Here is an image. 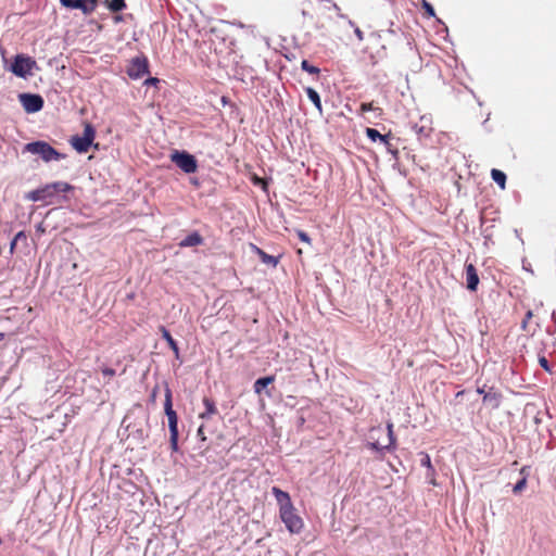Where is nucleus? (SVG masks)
<instances>
[{
  "label": "nucleus",
  "mask_w": 556,
  "mask_h": 556,
  "mask_svg": "<svg viewBox=\"0 0 556 556\" xmlns=\"http://www.w3.org/2000/svg\"><path fill=\"white\" fill-rule=\"evenodd\" d=\"M271 493L274 494L279 506L280 519L282 520L289 532L300 533L303 530L304 522L303 519L296 514L295 507L291 502L290 495L276 486L271 489Z\"/></svg>",
  "instance_id": "1"
},
{
  "label": "nucleus",
  "mask_w": 556,
  "mask_h": 556,
  "mask_svg": "<svg viewBox=\"0 0 556 556\" xmlns=\"http://www.w3.org/2000/svg\"><path fill=\"white\" fill-rule=\"evenodd\" d=\"M72 189L73 187L65 181H55L26 193L25 198L34 202L53 204L58 201L61 193L67 192Z\"/></svg>",
  "instance_id": "2"
},
{
  "label": "nucleus",
  "mask_w": 556,
  "mask_h": 556,
  "mask_svg": "<svg viewBox=\"0 0 556 556\" xmlns=\"http://www.w3.org/2000/svg\"><path fill=\"white\" fill-rule=\"evenodd\" d=\"M24 151L29 152L31 154L40 155V157L45 162L58 161L63 157L61 153H59L54 148H52L46 141H35L27 143L24 147Z\"/></svg>",
  "instance_id": "3"
},
{
  "label": "nucleus",
  "mask_w": 556,
  "mask_h": 556,
  "mask_svg": "<svg viewBox=\"0 0 556 556\" xmlns=\"http://www.w3.org/2000/svg\"><path fill=\"white\" fill-rule=\"evenodd\" d=\"M387 430H388V433L386 435V440L383 442H381L377 435L383 434V432H384L383 429L381 427L371 429V431H370L371 442L369 443V446L372 450L381 451V450H390V448L394 447L395 439L393 435V425L391 422H389L387 425Z\"/></svg>",
  "instance_id": "4"
},
{
  "label": "nucleus",
  "mask_w": 556,
  "mask_h": 556,
  "mask_svg": "<svg viewBox=\"0 0 556 556\" xmlns=\"http://www.w3.org/2000/svg\"><path fill=\"white\" fill-rule=\"evenodd\" d=\"M35 67L36 61L34 59L24 54H17L10 65L9 71L17 77L26 78L33 75Z\"/></svg>",
  "instance_id": "5"
},
{
  "label": "nucleus",
  "mask_w": 556,
  "mask_h": 556,
  "mask_svg": "<svg viewBox=\"0 0 556 556\" xmlns=\"http://www.w3.org/2000/svg\"><path fill=\"white\" fill-rule=\"evenodd\" d=\"M170 161L186 174L195 173L198 169V162L195 157L186 151H173L170 154Z\"/></svg>",
  "instance_id": "6"
},
{
  "label": "nucleus",
  "mask_w": 556,
  "mask_h": 556,
  "mask_svg": "<svg viewBox=\"0 0 556 556\" xmlns=\"http://www.w3.org/2000/svg\"><path fill=\"white\" fill-rule=\"evenodd\" d=\"M96 137V130L90 124H85L81 136H74L71 139L73 148L79 153H86L91 147Z\"/></svg>",
  "instance_id": "7"
},
{
  "label": "nucleus",
  "mask_w": 556,
  "mask_h": 556,
  "mask_svg": "<svg viewBox=\"0 0 556 556\" xmlns=\"http://www.w3.org/2000/svg\"><path fill=\"white\" fill-rule=\"evenodd\" d=\"M18 99L27 113H36L43 106V100L39 94L21 93Z\"/></svg>",
  "instance_id": "8"
},
{
  "label": "nucleus",
  "mask_w": 556,
  "mask_h": 556,
  "mask_svg": "<svg viewBox=\"0 0 556 556\" xmlns=\"http://www.w3.org/2000/svg\"><path fill=\"white\" fill-rule=\"evenodd\" d=\"M148 73V60L144 56L134 58L127 68V74L134 79L141 78Z\"/></svg>",
  "instance_id": "9"
},
{
  "label": "nucleus",
  "mask_w": 556,
  "mask_h": 556,
  "mask_svg": "<svg viewBox=\"0 0 556 556\" xmlns=\"http://www.w3.org/2000/svg\"><path fill=\"white\" fill-rule=\"evenodd\" d=\"M466 281H467V288L470 291H476L478 283H479V277H478L477 270L472 264L466 265Z\"/></svg>",
  "instance_id": "10"
},
{
  "label": "nucleus",
  "mask_w": 556,
  "mask_h": 556,
  "mask_svg": "<svg viewBox=\"0 0 556 556\" xmlns=\"http://www.w3.org/2000/svg\"><path fill=\"white\" fill-rule=\"evenodd\" d=\"M502 395L501 393L493 391L492 389L484 393L483 402L490 405L492 408H497L501 405Z\"/></svg>",
  "instance_id": "11"
},
{
  "label": "nucleus",
  "mask_w": 556,
  "mask_h": 556,
  "mask_svg": "<svg viewBox=\"0 0 556 556\" xmlns=\"http://www.w3.org/2000/svg\"><path fill=\"white\" fill-rule=\"evenodd\" d=\"M252 250L260 256L261 261L264 264L270 265L273 267L277 266L278 260L275 256H271L267 253H265L262 249L258 247L251 244Z\"/></svg>",
  "instance_id": "12"
},
{
  "label": "nucleus",
  "mask_w": 556,
  "mask_h": 556,
  "mask_svg": "<svg viewBox=\"0 0 556 556\" xmlns=\"http://www.w3.org/2000/svg\"><path fill=\"white\" fill-rule=\"evenodd\" d=\"M203 238L198 232H192L187 236L184 240L180 241L179 247L188 248V247H197L202 244Z\"/></svg>",
  "instance_id": "13"
},
{
  "label": "nucleus",
  "mask_w": 556,
  "mask_h": 556,
  "mask_svg": "<svg viewBox=\"0 0 556 556\" xmlns=\"http://www.w3.org/2000/svg\"><path fill=\"white\" fill-rule=\"evenodd\" d=\"M203 404L205 406V412L201 413L200 414V418L202 419H207L210 418L212 415L216 414L217 413V409H216V406H215V403L207 399V397H204L203 399Z\"/></svg>",
  "instance_id": "14"
},
{
  "label": "nucleus",
  "mask_w": 556,
  "mask_h": 556,
  "mask_svg": "<svg viewBox=\"0 0 556 556\" xmlns=\"http://www.w3.org/2000/svg\"><path fill=\"white\" fill-rule=\"evenodd\" d=\"M366 135L372 141L380 140L389 149L390 144H389L388 136L381 135L377 129H374V128H367Z\"/></svg>",
  "instance_id": "15"
},
{
  "label": "nucleus",
  "mask_w": 556,
  "mask_h": 556,
  "mask_svg": "<svg viewBox=\"0 0 556 556\" xmlns=\"http://www.w3.org/2000/svg\"><path fill=\"white\" fill-rule=\"evenodd\" d=\"M305 91H306L308 99L313 102V104L318 110V112L321 113L323 106H321V101H320V97H319L318 92L311 87H307L305 89Z\"/></svg>",
  "instance_id": "16"
},
{
  "label": "nucleus",
  "mask_w": 556,
  "mask_h": 556,
  "mask_svg": "<svg viewBox=\"0 0 556 556\" xmlns=\"http://www.w3.org/2000/svg\"><path fill=\"white\" fill-rule=\"evenodd\" d=\"M275 378L273 376L260 378L254 382V392L261 394L264 388L273 383Z\"/></svg>",
  "instance_id": "17"
},
{
  "label": "nucleus",
  "mask_w": 556,
  "mask_h": 556,
  "mask_svg": "<svg viewBox=\"0 0 556 556\" xmlns=\"http://www.w3.org/2000/svg\"><path fill=\"white\" fill-rule=\"evenodd\" d=\"M161 332H162V337L167 341L169 348L173 350L175 355L178 356L179 355V349L177 346L176 341L170 336V333L164 327L161 328Z\"/></svg>",
  "instance_id": "18"
},
{
  "label": "nucleus",
  "mask_w": 556,
  "mask_h": 556,
  "mask_svg": "<svg viewBox=\"0 0 556 556\" xmlns=\"http://www.w3.org/2000/svg\"><path fill=\"white\" fill-rule=\"evenodd\" d=\"M169 432H178V417L175 410L166 413Z\"/></svg>",
  "instance_id": "19"
},
{
  "label": "nucleus",
  "mask_w": 556,
  "mask_h": 556,
  "mask_svg": "<svg viewBox=\"0 0 556 556\" xmlns=\"http://www.w3.org/2000/svg\"><path fill=\"white\" fill-rule=\"evenodd\" d=\"M491 176L492 179L501 187V189H505L506 175L502 170L492 169Z\"/></svg>",
  "instance_id": "20"
},
{
  "label": "nucleus",
  "mask_w": 556,
  "mask_h": 556,
  "mask_svg": "<svg viewBox=\"0 0 556 556\" xmlns=\"http://www.w3.org/2000/svg\"><path fill=\"white\" fill-rule=\"evenodd\" d=\"M106 2L110 10L113 12L122 11L126 7L124 0H106Z\"/></svg>",
  "instance_id": "21"
},
{
  "label": "nucleus",
  "mask_w": 556,
  "mask_h": 556,
  "mask_svg": "<svg viewBox=\"0 0 556 556\" xmlns=\"http://www.w3.org/2000/svg\"><path fill=\"white\" fill-rule=\"evenodd\" d=\"M520 473H521L523 477H522V479H521V480H519V481L515 484V486H514V489H513V491H514L515 493H519V492H521V491L526 488V485H527V476H526V468H525V467L520 470Z\"/></svg>",
  "instance_id": "22"
},
{
  "label": "nucleus",
  "mask_w": 556,
  "mask_h": 556,
  "mask_svg": "<svg viewBox=\"0 0 556 556\" xmlns=\"http://www.w3.org/2000/svg\"><path fill=\"white\" fill-rule=\"evenodd\" d=\"M420 455H421V459H420L421 466L427 467L428 472H431V475L433 476L435 473V471L431 465L430 456L426 453H421Z\"/></svg>",
  "instance_id": "23"
},
{
  "label": "nucleus",
  "mask_w": 556,
  "mask_h": 556,
  "mask_svg": "<svg viewBox=\"0 0 556 556\" xmlns=\"http://www.w3.org/2000/svg\"><path fill=\"white\" fill-rule=\"evenodd\" d=\"M66 8L80 9L83 8V0H60Z\"/></svg>",
  "instance_id": "24"
},
{
  "label": "nucleus",
  "mask_w": 556,
  "mask_h": 556,
  "mask_svg": "<svg viewBox=\"0 0 556 556\" xmlns=\"http://www.w3.org/2000/svg\"><path fill=\"white\" fill-rule=\"evenodd\" d=\"M164 409H165V414L167 412L174 410L173 405H172V392L169 389H166V392H165Z\"/></svg>",
  "instance_id": "25"
},
{
  "label": "nucleus",
  "mask_w": 556,
  "mask_h": 556,
  "mask_svg": "<svg viewBox=\"0 0 556 556\" xmlns=\"http://www.w3.org/2000/svg\"><path fill=\"white\" fill-rule=\"evenodd\" d=\"M301 67L303 71H306L309 74H317L319 70L313 65H311L306 60H303L301 63Z\"/></svg>",
  "instance_id": "26"
},
{
  "label": "nucleus",
  "mask_w": 556,
  "mask_h": 556,
  "mask_svg": "<svg viewBox=\"0 0 556 556\" xmlns=\"http://www.w3.org/2000/svg\"><path fill=\"white\" fill-rule=\"evenodd\" d=\"M169 433H170V438H169L170 447L174 452H177L178 451V432H169Z\"/></svg>",
  "instance_id": "27"
},
{
  "label": "nucleus",
  "mask_w": 556,
  "mask_h": 556,
  "mask_svg": "<svg viewBox=\"0 0 556 556\" xmlns=\"http://www.w3.org/2000/svg\"><path fill=\"white\" fill-rule=\"evenodd\" d=\"M422 7L424 9L426 10V12L430 15V16H433L434 15V10L432 8V5L427 2L426 0L422 1Z\"/></svg>",
  "instance_id": "28"
},
{
  "label": "nucleus",
  "mask_w": 556,
  "mask_h": 556,
  "mask_svg": "<svg viewBox=\"0 0 556 556\" xmlns=\"http://www.w3.org/2000/svg\"><path fill=\"white\" fill-rule=\"evenodd\" d=\"M374 106H372V103H362L361 104V113L362 114H365L369 111H374Z\"/></svg>",
  "instance_id": "29"
},
{
  "label": "nucleus",
  "mask_w": 556,
  "mask_h": 556,
  "mask_svg": "<svg viewBox=\"0 0 556 556\" xmlns=\"http://www.w3.org/2000/svg\"><path fill=\"white\" fill-rule=\"evenodd\" d=\"M14 240H15L16 242H20V241L26 242V240H27V236L25 235V232H24V231H20V232H17V233L15 235Z\"/></svg>",
  "instance_id": "30"
},
{
  "label": "nucleus",
  "mask_w": 556,
  "mask_h": 556,
  "mask_svg": "<svg viewBox=\"0 0 556 556\" xmlns=\"http://www.w3.org/2000/svg\"><path fill=\"white\" fill-rule=\"evenodd\" d=\"M298 236L299 238L303 241V242H306V243H311V239L309 237L307 236L306 232L302 231V230H299L298 231Z\"/></svg>",
  "instance_id": "31"
},
{
  "label": "nucleus",
  "mask_w": 556,
  "mask_h": 556,
  "mask_svg": "<svg viewBox=\"0 0 556 556\" xmlns=\"http://www.w3.org/2000/svg\"><path fill=\"white\" fill-rule=\"evenodd\" d=\"M253 181H254L255 185L262 186L263 189L266 188V184H265V181L262 178H258V177L255 176L253 178Z\"/></svg>",
  "instance_id": "32"
},
{
  "label": "nucleus",
  "mask_w": 556,
  "mask_h": 556,
  "mask_svg": "<svg viewBox=\"0 0 556 556\" xmlns=\"http://www.w3.org/2000/svg\"><path fill=\"white\" fill-rule=\"evenodd\" d=\"M198 437L202 440V441H205L206 438L204 435V427L203 426H200L199 429H198V432H197Z\"/></svg>",
  "instance_id": "33"
},
{
  "label": "nucleus",
  "mask_w": 556,
  "mask_h": 556,
  "mask_svg": "<svg viewBox=\"0 0 556 556\" xmlns=\"http://www.w3.org/2000/svg\"><path fill=\"white\" fill-rule=\"evenodd\" d=\"M354 33L359 41H362L364 39V34L357 26H355Z\"/></svg>",
  "instance_id": "34"
},
{
  "label": "nucleus",
  "mask_w": 556,
  "mask_h": 556,
  "mask_svg": "<svg viewBox=\"0 0 556 556\" xmlns=\"http://www.w3.org/2000/svg\"><path fill=\"white\" fill-rule=\"evenodd\" d=\"M102 374L108 377H112L115 375V370L111 368H104L102 369Z\"/></svg>",
  "instance_id": "35"
},
{
  "label": "nucleus",
  "mask_w": 556,
  "mask_h": 556,
  "mask_svg": "<svg viewBox=\"0 0 556 556\" xmlns=\"http://www.w3.org/2000/svg\"><path fill=\"white\" fill-rule=\"evenodd\" d=\"M540 365H541L544 369L549 370V368H548V362H547V359H546L545 357H541V358H540Z\"/></svg>",
  "instance_id": "36"
},
{
  "label": "nucleus",
  "mask_w": 556,
  "mask_h": 556,
  "mask_svg": "<svg viewBox=\"0 0 556 556\" xmlns=\"http://www.w3.org/2000/svg\"><path fill=\"white\" fill-rule=\"evenodd\" d=\"M531 317H532V312H531V311H529V312L527 313V315H526V319H525V320H523V323H522V328H526L527 323L529 321V319H530Z\"/></svg>",
  "instance_id": "37"
},
{
  "label": "nucleus",
  "mask_w": 556,
  "mask_h": 556,
  "mask_svg": "<svg viewBox=\"0 0 556 556\" xmlns=\"http://www.w3.org/2000/svg\"><path fill=\"white\" fill-rule=\"evenodd\" d=\"M427 478L429 479L430 483L435 485L437 482H435V478H434V475L432 476L431 472H428L427 473Z\"/></svg>",
  "instance_id": "38"
},
{
  "label": "nucleus",
  "mask_w": 556,
  "mask_h": 556,
  "mask_svg": "<svg viewBox=\"0 0 556 556\" xmlns=\"http://www.w3.org/2000/svg\"><path fill=\"white\" fill-rule=\"evenodd\" d=\"M157 81H159V79H157V78H148L144 83H146L147 85H150V84H156Z\"/></svg>",
  "instance_id": "39"
},
{
  "label": "nucleus",
  "mask_w": 556,
  "mask_h": 556,
  "mask_svg": "<svg viewBox=\"0 0 556 556\" xmlns=\"http://www.w3.org/2000/svg\"><path fill=\"white\" fill-rule=\"evenodd\" d=\"M17 243H18V242H16L14 239L12 240L11 245H10V250H11V252H13V251H14V249H15V248H16V245H17Z\"/></svg>",
  "instance_id": "40"
},
{
  "label": "nucleus",
  "mask_w": 556,
  "mask_h": 556,
  "mask_svg": "<svg viewBox=\"0 0 556 556\" xmlns=\"http://www.w3.org/2000/svg\"><path fill=\"white\" fill-rule=\"evenodd\" d=\"M477 392H478L479 394H483V395H484V393H485L483 388H478V389H477Z\"/></svg>",
  "instance_id": "41"
},
{
  "label": "nucleus",
  "mask_w": 556,
  "mask_h": 556,
  "mask_svg": "<svg viewBox=\"0 0 556 556\" xmlns=\"http://www.w3.org/2000/svg\"><path fill=\"white\" fill-rule=\"evenodd\" d=\"M4 339V333H0V342Z\"/></svg>",
  "instance_id": "42"
}]
</instances>
